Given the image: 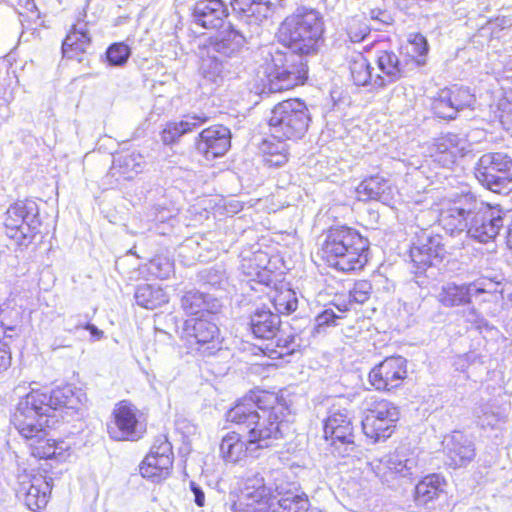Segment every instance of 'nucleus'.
I'll list each match as a JSON object with an SVG mask.
<instances>
[{"instance_id": "obj_14", "label": "nucleus", "mask_w": 512, "mask_h": 512, "mask_svg": "<svg viewBox=\"0 0 512 512\" xmlns=\"http://www.w3.org/2000/svg\"><path fill=\"white\" fill-rule=\"evenodd\" d=\"M475 102L476 97L470 88L453 85L441 89L434 97L431 107L438 118L453 120L459 112L473 108Z\"/></svg>"}, {"instance_id": "obj_47", "label": "nucleus", "mask_w": 512, "mask_h": 512, "mask_svg": "<svg viewBox=\"0 0 512 512\" xmlns=\"http://www.w3.org/2000/svg\"><path fill=\"white\" fill-rule=\"evenodd\" d=\"M407 49L417 66L424 64V60L421 58L428 53L429 47L426 38L422 34H415L409 41Z\"/></svg>"}, {"instance_id": "obj_45", "label": "nucleus", "mask_w": 512, "mask_h": 512, "mask_svg": "<svg viewBox=\"0 0 512 512\" xmlns=\"http://www.w3.org/2000/svg\"><path fill=\"white\" fill-rule=\"evenodd\" d=\"M173 270V261L169 257L164 255H156L148 263L149 273L160 279L168 278L170 274L173 272Z\"/></svg>"}, {"instance_id": "obj_29", "label": "nucleus", "mask_w": 512, "mask_h": 512, "mask_svg": "<svg viewBox=\"0 0 512 512\" xmlns=\"http://www.w3.org/2000/svg\"><path fill=\"white\" fill-rule=\"evenodd\" d=\"M180 303L181 308L187 315H196L201 312L215 315L222 306L216 297L194 289L184 292Z\"/></svg>"}, {"instance_id": "obj_18", "label": "nucleus", "mask_w": 512, "mask_h": 512, "mask_svg": "<svg viewBox=\"0 0 512 512\" xmlns=\"http://www.w3.org/2000/svg\"><path fill=\"white\" fill-rule=\"evenodd\" d=\"M406 377L407 360L402 356H391L371 369L369 382L378 391H390L399 387Z\"/></svg>"}, {"instance_id": "obj_49", "label": "nucleus", "mask_w": 512, "mask_h": 512, "mask_svg": "<svg viewBox=\"0 0 512 512\" xmlns=\"http://www.w3.org/2000/svg\"><path fill=\"white\" fill-rule=\"evenodd\" d=\"M463 317L466 322L473 324L477 329L483 327L489 328L488 321L479 313L474 306L467 305L462 311Z\"/></svg>"}, {"instance_id": "obj_23", "label": "nucleus", "mask_w": 512, "mask_h": 512, "mask_svg": "<svg viewBox=\"0 0 512 512\" xmlns=\"http://www.w3.org/2000/svg\"><path fill=\"white\" fill-rule=\"evenodd\" d=\"M442 443L450 465L455 468L471 462L476 455L474 442L461 431L445 436Z\"/></svg>"}, {"instance_id": "obj_44", "label": "nucleus", "mask_w": 512, "mask_h": 512, "mask_svg": "<svg viewBox=\"0 0 512 512\" xmlns=\"http://www.w3.org/2000/svg\"><path fill=\"white\" fill-rule=\"evenodd\" d=\"M105 56L110 66L123 67L131 56V49L123 42H116L107 48Z\"/></svg>"}, {"instance_id": "obj_57", "label": "nucleus", "mask_w": 512, "mask_h": 512, "mask_svg": "<svg viewBox=\"0 0 512 512\" xmlns=\"http://www.w3.org/2000/svg\"><path fill=\"white\" fill-rule=\"evenodd\" d=\"M202 278L211 285H216L220 283L222 279V274H218V270H205L202 272Z\"/></svg>"}, {"instance_id": "obj_26", "label": "nucleus", "mask_w": 512, "mask_h": 512, "mask_svg": "<svg viewBox=\"0 0 512 512\" xmlns=\"http://www.w3.org/2000/svg\"><path fill=\"white\" fill-rule=\"evenodd\" d=\"M349 69L355 85L371 86L373 88L385 87V81L382 75L373 73L374 69L362 53L356 52L350 56Z\"/></svg>"}, {"instance_id": "obj_2", "label": "nucleus", "mask_w": 512, "mask_h": 512, "mask_svg": "<svg viewBox=\"0 0 512 512\" xmlns=\"http://www.w3.org/2000/svg\"><path fill=\"white\" fill-rule=\"evenodd\" d=\"M323 22L315 9L299 12L281 25L284 50H269L265 56V73L271 92L292 89L307 78V58L318 53L322 45Z\"/></svg>"}, {"instance_id": "obj_35", "label": "nucleus", "mask_w": 512, "mask_h": 512, "mask_svg": "<svg viewBox=\"0 0 512 512\" xmlns=\"http://www.w3.org/2000/svg\"><path fill=\"white\" fill-rule=\"evenodd\" d=\"M447 483L439 474H429L417 483L414 491V500L417 505H427L445 492Z\"/></svg>"}, {"instance_id": "obj_41", "label": "nucleus", "mask_w": 512, "mask_h": 512, "mask_svg": "<svg viewBox=\"0 0 512 512\" xmlns=\"http://www.w3.org/2000/svg\"><path fill=\"white\" fill-rule=\"evenodd\" d=\"M271 299L274 308L280 314H290L296 311L298 307V299L296 293L289 288L276 289Z\"/></svg>"}, {"instance_id": "obj_34", "label": "nucleus", "mask_w": 512, "mask_h": 512, "mask_svg": "<svg viewBox=\"0 0 512 512\" xmlns=\"http://www.w3.org/2000/svg\"><path fill=\"white\" fill-rule=\"evenodd\" d=\"M209 117L204 113H193L185 116V119L179 122H169L162 131V141L167 144L175 143L182 135L193 131L200 125L206 123Z\"/></svg>"}, {"instance_id": "obj_17", "label": "nucleus", "mask_w": 512, "mask_h": 512, "mask_svg": "<svg viewBox=\"0 0 512 512\" xmlns=\"http://www.w3.org/2000/svg\"><path fill=\"white\" fill-rule=\"evenodd\" d=\"M107 432L116 441H137L143 437L145 429L137 419L136 408L122 401L113 410V419L107 424Z\"/></svg>"}, {"instance_id": "obj_59", "label": "nucleus", "mask_w": 512, "mask_h": 512, "mask_svg": "<svg viewBox=\"0 0 512 512\" xmlns=\"http://www.w3.org/2000/svg\"><path fill=\"white\" fill-rule=\"evenodd\" d=\"M503 227H507L508 241L512 245V209L503 210Z\"/></svg>"}, {"instance_id": "obj_55", "label": "nucleus", "mask_w": 512, "mask_h": 512, "mask_svg": "<svg viewBox=\"0 0 512 512\" xmlns=\"http://www.w3.org/2000/svg\"><path fill=\"white\" fill-rule=\"evenodd\" d=\"M487 25L490 27L492 32H494L495 29L503 30L511 25V21L509 18L502 16L497 17L493 20H489Z\"/></svg>"}, {"instance_id": "obj_5", "label": "nucleus", "mask_w": 512, "mask_h": 512, "mask_svg": "<svg viewBox=\"0 0 512 512\" xmlns=\"http://www.w3.org/2000/svg\"><path fill=\"white\" fill-rule=\"evenodd\" d=\"M321 257L329 266L343 272L361 270L367 263L369 241L347 226H332L323 232Z\"/></svg>"}, {"instance_id": "obj_12", "label": "nucleus", "mask_w": 512, "mask_h": 512, "mask_svg": "<svg viewBox=\"0 0 512 512\" xmlns=\"http://www.w3.org/2000/svg\"><path fill=\"white\" fill-rule=\"evenodd\" d=\"M445 255L442 236L423 232L410 248L411 272L416 276L426 274L429 269L439 265Z\"/></svg>"}, {"instance_id": "obj_32", "label": "nucleus", "mask_w": 512, "mask_h": 512, "mask_svg": "<svg viewBox=\"0 0 512 512\" xmlns=\"http://www.w3.org/2000/svg\"><path fill=\"white\" fill-rule=\"evenodd\" d=\"M144 157L136 151H125L113 158L112 175L122 176L125 180L133 179L145 168Z\"/></svg>"}, {"instance_id": "obj_54", "label": "nucleus", "mask_w": 512, "mask_h": 512, "mask_svg": "<svg viewBox=\"0 0 512 512\" xmlns=\"http://www.w3.org/2000/svg\"><path fill=\"white\" fill-rule=\"evenodd\" d=\"M190 490L194 496V502L198 507H203L205 505V493L202 488L195 482L190 481Z\"/></svg>"}, {"instance_id": "obj_9", "label": "nucleus", "mask_w": 512, "mask_h": 512, "mask_svg": "<svg viewBox=\"0 0 512 512\" xmlns=\"http://www.w3.org/2000/svg\"><path fill=\"white\" fill-rule=\"evenodd\" d=\"M182 338L188 346L203 356L214 355L221 349L220 330L213 315L191 318L184 322Z\"/></svg>"}, {"instance_id": "obj_52", "label": "nucleus", "mask_w": 512, "mask_h": 512, "mask_svg": "<svg viewBox=\"0 0 512 512\" xmlns=\"http://www.w3.org/2000/svg\"><path fill=\"white\" fill-rule=\"evenodd\" d=\"M336 318L337 316L333 310L326 309L315 318L316 327L320 328L323 326H328L334 323Z\"/></svg>"}, {"instance_id": "obj_27", "label": "nucleus", "mask_w": 512, "mask_h": 512, "mask_svg": "<svg viewBox=\"0 0 512 512\" xmlns=\"http://www.w3.org/2000/svg\"><path fill=\"white\" fill-rule=\"evenodd\" d=\"M250 327L253 335L261 339H274L281 327L279 314L273 313L269 308L262 306L250 315Z\"/></svg>"}, {"instance_id": "obj_48", "label": "nucleus", "mask_w": 512, "mask_h": 512, "mask_svg": "<svg viewBox=\"0 0 512 512\" xmlns=\"http://www.w3.org/2000/svg\"><path fill=\"white\" fill-rule=\"evenodd\" d=\"M371 290L372 285L370 282L366 280L356 282L349 292L350 302L365 303L370 298Z\"/></svg>"}, {"instance_id": "obj_43", "label": "nucleus", "mask_w": 512, "mask_h": 512, "mask_svg": "<svg viewBox=\"0 0 512 512\" xmlns=\"http://www.w3.org/2000/svg\"><path fill=\"white\" fill-rule=\"evenodd\" d=\"M345 30L349 40L353 43L364 41L370 33V28L365 19L359 16L347 19Z\"/></svg>"}, {"instance_id": "obj_4", "label": "nucleus", "mask_w": 512, "mask_h": 512, "mask_svg": "<svg viewBox=\"0 0 512 512\" xmlns=\"http://www.w3.org/2000/svg\"><path fill=\"white\" fill-rule=\"evenodd\" d=\"M231 7L240 17L241 27L230 24L227 28L206 39L203 50L226 58L238 57L248 48L255 35L260 34V24L276 8L275 0H231Z\"/></svg>"}, {"instance_id": "obj_56", "label": "nucleus", "mask_w": 512, "mask_h": 512, "mask_svg": "<svg viewBox=\"0 0 512 512\" xmlns=\"http://www.w3.org/2000/svg\"><path fill=\"white\" fill-rule=\"evenodd\" d=\"M87 322L81 319L80 315L71 316L65 320L66 330L72 332L73 330H77L83 328Z\"/></svg>"}, {"instance_id": "obj_63", "label": "nucleus", "mask_w": 512, "mask_h": 512, "mask_svg": "<svg viewBox=\"0 0 512 512\" xmlns=\"http://www.w3.org/2000/svg\"><path fill=\"white\" fill-rule=\"evenodd\" d=\"M312 1L315 3H320V2H323L324 0H312Z\"/></svg>"}, {"instance_id": "obj_6", "label": "nucleus", "mask_w": 512, "mask_h": 512, "mask_svg": "<svg viewBox=\"0 0 512 512\" xmlns=\"http://www.w3.org/2000/svg\"><path fill=\"white\" fill-rule=\"evenodd\" d=\"M311 121L306 104L300 99L279 102L268 120L270 136L279 140H298L307 132Z\"/></svg>"}, {"instance_id": "obj_37", "label": "nucleus", "mask_w": 512, "mask_h": 512, "mask_svg": "<svg viewBox=\"0 0 512 512\" xmlns=\"http://www.w3.org/2000/svg\"><path fill=\"white\" fill-rule=\"evenodd\" d=\"M90 42L86 23L74 25L62 43L63 56L71 59L80 53H84Z\"/></svg>"}, {"instance_id": "obj_58", "label": "nucleus", "mask_w": 512, "mask_h": 512, "mask_svg": "<svg viewBox=\"0 0 512 512\" xmlns=\"http://www.w3.org/2000/svg\"><path fill=\"white\" fill-rule=\"evenodd\" d=\"M478 424L485 428V427H493L497 422V417L495 414L491 413L488 414L486 411L483 412V415H478Z\"/></svg>"}, {"instance_id": "obj_10", "label": "nucleus", "mask_w": 512, "mask_h": 512, "mask_svg": "<svg viewBox=\"0 0 512 512\" xmlns=\"http://www.w3.org/2000/svg\"><path fill=\"white\" fill-rule=\"evenodd\" d=\"M324 437L330 440L332 452L341 457L355 452L354 426L347 409H331L324 420Z\"/></svg>"}, {"instance_id": "obj_53", "label": "nucleus", "mask_w": 512, "mask_h": 512, "mask_svg": "<svg viewBox=\"0 0 512 512\" xmlns=\"http://www.w3.org/2000/svg\"><path fill=\"white\" fill-rule=\"evenodd\" d=\"M11 364V353L6 343L0 341V372L6 370Z\"/></svg>"}, {"instance_id": "obj_13", "label": "nucleus", "mask_w": 512, "mask_h": 512, "mask_svg": "<svg viewBox=\"0 0 512 512\" xmlns=\"http://www.w3.org/2000/svg\"><path fill=\"white\" fill-rule=\"evenodd\" d=\"M398 419V408L387 400H380L368 409L365 418L361 422L362 429L364 434L373 442L384 441L393 433Z\"/></svg>"}, {"instance_id": "obj_16", "label": "nucleus", "mask_w": 512, "mask_h": 512, "mask_svg": "<svg viewBox=\"0 0 512 512\" xmlns=\"http://www.w3.org/2000/svg\"><path fill=\"white\" fill-rule=\"evenodd\" d=\"M276 496L266 487L264 479L259 474L247 477L237 499L231 504L233 512H262L268 504H274Z\"/></svg>"}, {"instance_id": "obj_38", "label": "nucleus", "mask_w": 512, "mask_h": 512, "mask_svg": "<svg viewBox=\"0 0 512 512\" xmlns=\"http://www.w3.org/2000/svg\"><path fill=\"white\" fill-rule=\"evenodd\" d=\"M276 499L274 506L277 505V512H306L309 507L308 498L304 493L294 491H283L282 488L276 486Z\"/></svg>"}, {"instance_id": "obj_33", "label": "nucleus", "mask_w": 512, "mask_h": 512, "mask_svg": "<svg viewBox=\"0 0 512 512\" xmlns=\"http://www.w3.org/2000/svg\"><path fill=\"white\" fill-rule=\"evenodd\" d=\"M376 65L379 74L385 81V86L394 83L406 74V64H404L393 51H377Z\"/></svg>"}, {"instance_id": "obj_28", "label": "nucleus", "mask_w": 512, "mask_h": 512, "mask_svg": "<svg viewBox=\"0 0 512 512\" xmlns=\"http://www.w3.org/2000/svg\"><path fill=\"white\" fill-rule=\"evenodd\" d=\"M268 264V254L258 250L242 258L241 269L251 281L270 286L273 283L274 274L267 268Z\"/></svg>"}, {"instance_id": "obj_61", "label": "nucleus", "mask_w": 512, "mask_h": 512, "mask_svg": "<svg viewBox=\"0 0 512 512\" xmlns=\"http://www.w3.org/2000/svg\"><path fill=\"white\" fill-rule=\"evenodd\" d=\"M371 18L380 20L382 23L385 24H388L390 20V17L385 12L375 10L371 11Z\"/></svg>"}, {"instance_id": "obj_1", "label": "nucleus", "mask_w": 512, "mask_h": 512, "mask_svg": "<svg viewBox=\"0 0 512 512\" xmlns=\"http://www.w3.org/2000/svg\"><path fill=\"white\" fill-rule=\"evenodd\" d=\"M24 386L15 388V394L20 396L15 411L11 416V423L19 434L36 449L40 458L64 459V453L71 449L65 440L46 439L44 425H48V418H55L70 422L79 419V410L82 406L81 393L71 385H65L42 391L31 389L21 396Z\"/></svg>"}, {"instance_id": "obj_39", "label": "nucleus", "mask_w": 512, "mask_h": 512, "mask_svg": "<svg viewBox=\"0 0 512 512\" xmlns=\"http://www.w3.org/2000/svg\"><path fill=\"white\" fill-rule=\"evenodd\" d=\"M136 303L146 309H155L168 302V296L164 290L156 285L141 284L134 294Z\"/></svg>"}, {"instance_id": "obj_11", "label": "nucleus", "mask_w": 512, "mask_h": 512, "mask_svg": "<svg viewBox=\"0 0 512 512\" xmlns=\"http://www.w3.org/2000/svg\"><path fill=\"white\" fill-rule=\"evenodd\" d=\"M503 209L491 206L475 197L469 220L468 236L481 243L495 239L503 228Z\"/></svg>"}, {"instance_id": "obj_51", "label": "nucleus", "mask_w": 512, "mask_h": 512, "mask_svg": "<svg viewBox=\"0 0 512 512\" xmlns=\"http://www.w3.org/2000/svg\"><path fill=\"white\" fill-rule=\"evenodd\" d=\"M13 313H15V311L8 306H0V328L4 329L6 336L7 331H13L16 326L15 321L11 317Z\"/></svg>"}, {"instance_id": "obj_20", "label": "nucleus", "mask_w": 512, "mask_h": 512, "mask_svg": "<svg viewBox=\"0 0 512 512\" xmlns=\"http://www.w3.org/2000/svg\"><path fill=\"white\" fill-rule=\"evenodd\" d=\"M231 146V131L223 125H213L199 134L197 151L207 160L223 156Z\"/></svg>"}, {"instance_id": "obj_25", "label": "nucleus", "mask_w": 512, "mask_h": 512, "mask_svg": "<svg viewBox=\"0 0 512 512\" xmlns=\"http://www.w3.org/2000/svg\"><path fill=\"white\" fill-rule=\"evenodd\" d=\"M482 293L484 289L478 287L476 283L457 285L450 282L441 287L437 299L444 307L452 308L469 305L473 296Z\"/></svg>"}, {"instance_id": "obj_50", "label": "nucleus", "mask_w": 512, "mask_h": 512, "mask_svg": "<svg viewBox=\"0 0 512 512\" xmlns=\"http://www.w3.org/2000/svg\"><path fill=\"white\" fill-rule=\"evenodd\" d=\"M17 11L21 16H26L29 19L39 17L34 0H18Z\"/></svg>"}, {"instance_id": "obj_15", "label": "nucleus", "mask_w": 512, "mask_h": 512, "mask_svg": "<svg viewBox=\"0 0 512 512\" xmlns=\"http://www.w3.org/2000/svg\"><path fill=\"white\" fill-rule=\"evenodd\" d=\"M173 459L171 443L166 436H159L140 464V474L152 482L159 483L170 475Z\"/></svg>"}, {"instance_id": "obj_3", "label": "nucleus", "mask_w": 512, "mask_h": 512, "mask_svg": "<svg viewBox=\"0 0 512 512\" xmlns=\"http://www.w3.org/2000/svg\"><path fill=\"white\" fill-rule=\"evenodd\" d=\"M287 415V407L280 404L273 393L251 391L227 412L226 417L246 431L248 443L263 449L271 446L273 440L282 439L292 432Z\"/></svg>"}, {"instance_id": "obj_22", "label": "nucleus", "mask_w": 512, "mask_h": 512, "mask_svg": "<svg viewBox=\"0 0 512 512\" xmlns=\"http://www.w3.org/2000/svg\"><path fill=\"white\" fill-rule=\"evenodd\" d=\"M50 490V484L45 477L41 475L26 476L19 482L16 495L31 511H38L47 505Z\"/></svg>"}, {"instance_id": "obj_30", "label": "nucleus", "mask_w": 512, "mask_h": 512, "mask_svg": "<svg viewBox=\"0 0 512 512\" xmlns=\"http://www.w3.org/2000/svg\"><path fill=\"white\" fill-rule=\"evenodd\" d=\"M201 63L200 73L202 77L215 85H221L232 76L231 65L227 61L220 60L216 53L204 51L200 47Z\"/></svg>"}, {"instance_id": "obj_19", "label": "nucleus", "mask_w": 512, "mask_h": 512, "mask_svg": "<svg viewBox=\"0 0 512 512\" xmlns=\"http://www.w3.org/2000/svg\"><path fill=\"white\" fill-rule=\"evenodd\" d=\"M475 197L471 194L461 196L440 212L439 223L451 235L466 231L468 234L469 220Z\"/></svg>"}, {"instance_id": "obj_42", "label": "nucleus", "mask_w": 512, "mask_h": 512, "mask_svg": "<svg viewBox=\"0 0 512 512\" xmlns=\"http://www.w3.org/2000/svg\"><path fill=\"white\" fill-rule=\"evenodd\" d=\"M274 338L277 349L273 352L277 354V357L293 354L301 346V338L298 335L294 333L286 334L281 328Z\"/></svg>"}, {"instance_id": "obj_8", "label": "nucleus", "mask_w": 512, "mask_h": 512, "mask_svg": "<svg viewBox=\"0 0 512 512\" xmlns=\"http://www.w3.org/2000/svg\"><path fill=\"white\" fill-rule=\"evenodd\" d=\"M475 176L487 189L502 193L512 183V158L500 152L483 154L476 164Z\"/></svg>"}, {"instance_id": "obj_7", "label": "nucleus", "mask_w": 512, "mask_h": 512, "mask_svg": "<svg viewBox=\"0 0 512 512\" xmlns=\"http://www.w3.org/2000/svg\"><path fill=\"white\" fill-rule=\"evenodd\" d=\"M6 235L19 245L31 242L39 232V207L34 200L25 199L10 205L5 213Z\"/></svg>"}, {"instance_id": "obj_24", "label": "nucleus", "mask_w": 512, "mask_h": 512, "mask_svg": "<svg viewBox=\"0 0 512 512\" xmlns=\"http://www.w3.org/2000/svg\"><path fill=\"white\" fill-rule=\"evenodd\" d=\"M227 15V8L221 0H200L192 11L193 21L205 29L220 28Z\"/></svg>"}, {"instance_id": "obj_60", "label": "nucleus", "mask_w": 512, "mask_h": 512, "mask_svg": "<svg viewBox=\"0 0 512 512\" xmlns=\"http://www.w3.org/2000/svg\"><path fill=\"white\" fill-rule=\"evenodd\" d=\"M83 329L89 331L91 336L96 340L100 339L103 336V331L98 329L94 324L86 323V325L83 326Z\"/></svg>"}, {"instance_id": "obj_46", "label": "nucleus", "mask_w": 512, "mask_h": 512, "mask_svg": "<svg viewBox=\"0 0 512 512\" xmlns=\"http://www.w3.org/2000/svg\"><path fill=\"white\" fill-rule=\"evenodd\" d=\"M387 467L392 474L399 475L403 478H408L413 474L415 462L413 459H406L400 455H392L387 461Z\"/></svg>"}, {"instance_id": "obj_64", "label": "nucleus", "mask_w": 512, "mask_h": 512, "mask_svg": "<svg viewBox=\"0 0 512 512\" xmlns=\"http://www.w3.org/2000/svg\"><path fill=\"white\" fill-rule=\"evenodd\" d=\"M341 311H346L348 310L347 306L344 307V309H340Z\"/></svg>"}, {"instance_id": "obj_40", "label": "nucleus", "mask_w": 512, "mask_h": 512, "mask_svg": "<svg viewBox=\"0 0 512 512\" xmlns=\"http://www.w3.org/2000/svg\"><path fill=\"white\" fill-rule=\"evenodd\" d=\"M288 140L265 139L261 149L265 155V161L269 166L279 167L288 160Z\"/></svg>"}, {"instance_id": "obj_36", "label": "nucleus", "mask_w": 512, "mask_h": 512, "mask_svg": "<svg viewBox=\"0 0 512 512\" xmlns=\"http://www.w3.org/2000/svg\"><path fill=\"white\" fill-rule=\"evenodd\" d=\"M258 450L254 444L248 443V438L242 440L236 432L228 433L223 437L220 444V453L227 462L235 463L242 459L246 453H252Z\"/></svg>"}, {"instance_id": "obj_62", "label": "nucleus", "mask_w": 512, "mask_h": 512, "mask_svg": "<svg viewBox=\"0 0 512 512\" xmlns=\"http://www.w3.org/2000/svg\"><path fill=\"white\" fill-rule=\"evenodd\" d=\"M59 347H61V345H60V344H56V343L52 344V349H53V350H56V349H57V348H59Z\"/></svg>"}, {"instance_id": "obj_31", "label": "nucleus", "mask_w": 512, "mask_h": 512, "mask_svg": "<svg viewBox=\"0 0 512 512\" xmlns=\"http://www.w3.org/2000/svg\"><path fill=\"white\" fill-rule=\"evenodd\" d=\"M356 191L361 201L375 200L388 204L392 200V189L388 180L378 175L363 180Z\"/></svg>"}, {"instance_id": "obj_21", "label": "nucleus", "mask_w": 512, "mask_h": 512, "mask_svg": "<svg viewBox=\"0 0 512 512\" xmlns=\"http://www.w3.org/2000/svg\"><path fill=\"white\" fill-rule=\"evenodd\" d=\"M464 144V141L456 134L441 135L429 146V156L441 167L450 168L465 155Z\"/></svg>"}]
</instances>
